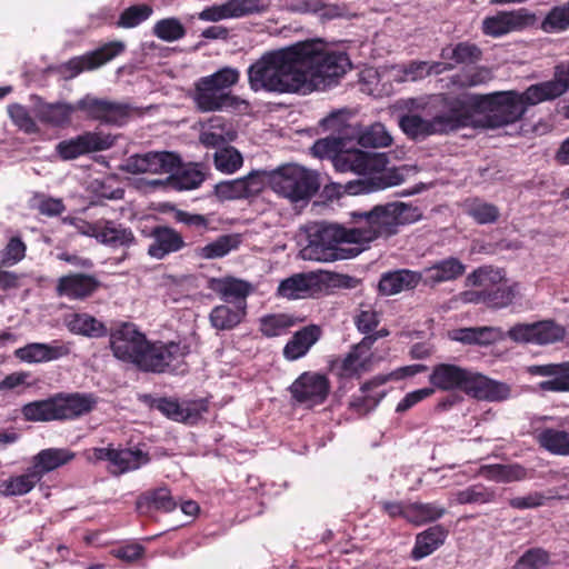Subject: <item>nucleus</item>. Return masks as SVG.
I'll return each mask as SVG.
<instances>
[{"label": "nucleus", "instance_id": "1", "mask_svg": "<svg viewBox=\"0 0 569 569\" xmlns=\"http://www.w3.org/2000/svg\"><path fill=\"white\" fill-rule=\"evenodd\" d=\"M349 69L347 52L331 50L322 40L311 39L264 52L247 73L254 92L296 93L326 90Z\"/></svg>", "mask_w": 569, "mask_h": 569}, {"label": "nucleus", "instance_id": "2", "mask_svg": "<svg viewBox=\"0 0 569 569\" xmlns=\"http://www.w3.org/2000/svg\"><path fill=\"white\" fill-rule=\"evenodd\" d=\"M357 224L347 228L333 223H319L308 234V244L301 250L303 259L336 261L357 257L379 238H389L400 226L416 222L421 212L418 207L400 201L377 204L368 211H353Z\"/></svg>", "mask_w": 569, "mask_h": 569}, {"label": "nucleus", "instance_id": "3", "mask_svg": "<svg viewBox=\"0 0 569 569\" xmlns=\"http://www.w3.org/2000/svg\"><path fill=\"white\" fill-rule=\"evenodd\" d=\"M109 342L118 360L133 365L143 372L162 373L189 353V348L178 342L149 341L132 322H121L112 328Z\"/></svg>", "mask_w": 569, "mask_h": 569}, {"label": "nucleus", "instance_id": "4", "mask_svg": "<svg viewBox=\"0 0 569 569\" xmlns=\"http://www.w3.org/2000/svg\"><path fill=\"white\" fill-rule=\"evenodd\" d=\"M389 159L386 153L343 149L335 157V169L339 172H352L369 178L350 182L347 190L351 194L383 190L403 182V174L398 169L387 170Z\"/></svg>", "mask_w": 569, "mask_h": 569}, {"label": "nucleus", "instance_id": "5", "mask_svg": "<svg viewBox=\"0 0 569 569\" xmlns=\"http://www.w3.org/2000/svg\"><path fill=\"white\" fill-rule=\"evenodd\" d=\"M429 382L433 390H458L477 400L502 401L510 396V387L507 383L453 363L436 365L429 376Z\"/></svg>", "mask_w": 569, "mask_h": 569}, {"label": "nucleus", "instance_id": "6", "mask_svg": "<svg viewBox=\"0 0 569 569\" xmlns=\"http://www.w3.org/2000/svg\"><path fill=\"white\" fill-rule=\"evenodd\" d=\"M529 86L523 92L516 90L477 93L475 106L478 114H483L487 128L497 129L522 119L529 106L541 103L538 93Z\"/></svg>", "mask_w": 569, "mask_h": 569}, {"label": "nucleus", "instance_id": "7", "mask_svg": "<svg viewBox=\"0 0 569 569\" xmlns=\"http://www.w3.org/2000/svg\"><path fill=\"white\" fill-rule=\"evenodd\" d=\"M240 72L236 68L224 67L212 74L199 78L194 82L192 100L201 112L242 111L249 103L231 93L238 83Z\"/></svg>", "mask_w": 569, "mask_h": 569}, {"label": "nucleus", "instance_id": "8", "mask_svg": "<svg viewBox=\"0 0 569 569\" xmlns=\"http://www.w3.org/2000/svg\"><path fill=\"white\" fill-rule=\"evenodd\" d=\"M96 405L97 399L92 393L58 392L23 405L21 413L30 422L68 421L90 413Z\"/></svg>", "mask_w": 569, "mask_h": 569}, {"label": "nucleus", "instance_id": "9", "mask_svg": "<svg viewBox=\"0 0 569 569\" xmlns=\"http://www.w3.org/2000/svg\"><path fill=\"white\" fill-rule=\"evenodd\" d=\"M267 179L272 190L291 202L309 200L319 190L318 174L298 164L282 166L271 172Z\"/></svg>", "mask_w": 569, "mask_h": 569}, {"label": "nucleus", "instance_id": "10", "mask_svg": "<svg viewBox=\"0 0 569 569\" xmlns=\"http://www.w3.org/2000/svg\"><path fill=\"white\" fill-rule=\"evenodd\" d=\"M477 93H440L433 99L436 124L442 134L469 127L478 113L475 106Z\"/></svg>", "mask_w": 569, "mask_h": 569}, {"label": "nucleus", "instance_id": "11", "mask_svg": "<svg viewBox=\"0 0 569 569\" xmlns=\"http://www.w3.org/2000/svg\"><path fill=\"white\" fill-rule=\"evenodd\" d=\"M503 273L491 266H482L467 276V283L475 287H486L487 307L489 309H503L513 303L519 293V284L501 282Z\"/></svg>", "mask_w": 569, "mask_h": 569}, {"label": "nucleus", "instance_id": "12", "mask_svg": "<svg viewBox=\"0 0 569 569\" xmlns=\"http://www.w3.org/2000/svg\"><path fill=\"white\" fill-rule=\"evenodd\" d=\"M77 108L84 112L88 119L114 127L127 124L134 110L130 103L100 99L90 94L78 100Z\"/></svg>", "mask_w": 569, "mask_h": 569}, {"label": "nucleus", "instance_id": "13", "mask_svg": "<svg viewBox=\"0 0 569 569\" xmlns=\"http://www.w3.org/2000/svg\"><path fill=\"white\" fill-rule=\"evenodd\" d=\"M329 378L320 372L305 371L288 388L291 399L300 405H322L330 392Z\"/></svg>", "mask_w": 569, "mask_h": 569}, {"label": "nucleus", "instance_id": "14", "mask_svg": "<svg viewBox=\"0 0 569 569\" xmlns=\"http://www.w3.org/2000/svg\"><path fill=\"white\" fill-rule=\"evenodd\" d=\"M566 330L555 320H541L533 323H516L507 336L518 343L550 345L561 341Z\"/></svg>", "mask_w": 569, "mask_h": 569}, {"label": "nucleus", "instance_id": "15", "mask_svg": "<svg viewBox=\"0 0 569 569\" xmlns=\"http://www.w3.org/2000/svg\"><path fill=\"white\" fill-rule=\"evenodd\" d=\"M140 232L151 240L147 253L152 259L163 260L188 246L182 233L167 224L146 226Z\"/></svg>", "mask_w": 569, "mask_h": 569}, {"label": "nucleus", "instance_id": "16", "mask_svg": "<svg viewBox=\"0 0 569 569\" xmlns=\"http://www.w3.org/2000/svg\"><path fill=\"white\" fill-rule=\"evenodd\" d=\"M116 137L110 133L87 131L60 141L56 146V152L62 160H72L87 153L110 149Z\"/></svg>", "mask_w": 569, "mask_h": 569}, {"label": "nucleus", "instance_id": "17", "mask_svg": "<svg viewBox=\"0 0 569 569\" xmlns=\"http://www.w3.org/2000/svg\"><path fill=\"white\" fill-rule=\"evenodd\" d=\"M181 164L178 153L171 151H149L130 156L124 170L132 174L139 173H170Z\"/></svg>", "mask_w": 569, "mask_h": 569}, {"label": "nucleus", "instance_id": "18", "mask_svg": "<svg viewBox=\"0 0 569 569\" xmlns=\"http://www.w3.org/2000/svg\"><path fill=\"white\" fill-rule=\"evenodd\" d=\"M269 0H228L221 4L206 7L198 13L202 21L218 22L224 19L242 18L268 11Z\"/></svg>", "mask_w": 569, "mask_h": 569}, {"label": "nucleus", "instance_id": "19", "mask_svg": "<svg viewBox=\"0 0 569 569\" xmlns=\"http://www.w3.org/2000/svg\"><path fill=\"white\" fill-rule=\"evenodd\" d=\"M536 21V16L526 8L509 11H498L495 16L486 17L482 21V32L486 36L499 38L515 31H521Z\"/></svg>", "mask_w": 569, "mask_h": 569}, {"label": "nucleus", "instance_id": "20", "mask_svg": "<svg viewBox=\"0 0 569 569\" xmlns=\"http://www.w3.org/2000/svg\"><path fill=\"white\" fill-rule=\"evenodd\" d=\"M266 181V170L251 171L243 178L220 181L214 186V194L222 201L252 198L262 192Z\"/></svg>", "mask_w": 569, "mask_h": 569}, {"label": "nucleus", "instance_id": "21", "mask_svg": "<svg viewBox=\"0 0 569 569\" xmlns=\"http://www.w3.org/2000/svg\"><path fill=\"white\" fill-rule=\"evenodd\" d=\"M124 50L126 44L122 41H110L93 51L70 59L66 63V68L71 71L72 76H78L86 70H94L100 68L116 57L120 56L122 52H124Z\"/></svg>", "mask_w": 569, "mask_h": 569}, {"label": "nucleus", "instance_id": "22", "mask_svg": "<svg viewBox=\"0 0 569 569\" xmlns=\"http://www.w3.org/2000/svg\"><path fill=\"white\" fill-rule=\"evenodd\" d=\"M100 286L101 282L94 274L70 272L58 279L56 295L69 300H84L96 293Z\"/></svg>", "mask_w": 569, "mask_h": 569}, {"label": "nucleus", "instance_id": "23", "mask_svg": "<svg viewBox=\"0 0 569 569\" xmlns=\"http://www.w3.org/2000/svg\"><path fill=\"white\" fill-rule=\"evenodd\" d=\"M70 353V348L60 340L51 343L31 342L14 351L16 358L28 363L49 362Z\"/></svg>", "mask_w": 569, "mask_h": 569}, {"label": "nucleus", "instance_id": "24", "mask_svg": "<svg viewBox=\"0 0 569 569\" xmlns=\"http://www.w3.org/2000/svg\"><path fill=\"white\" fill-rule=\"evenodd\" d=\"M420 272L422 273V283L433 288L439 283L460 278L466 272V264L456 257H448L436 261Z\"/></svg>", "mask_w": 569, "mask_h": 569}, {"label": "nucleus", "instance_id": "25", "mask_svg": "<svg viewBox=\"0 0 569 569\" xmlns=\"http://www.w3.org/2000/svg\"><path fill=\"white\" fill-rule=\"evenodd\" d=\"M321 337L322 329L318 325L311 323L299 329L283 347L282 353L284 359L296 361L305 357Z\"/></svg>", "mask_w": 569, "mask_h": 569}, {"label": "nucleus", "instance_id": "26", "mask_svg": "<svg viewBox=\"0 0 569 569\" xmlns=\"http://www.w3.org/2000/svg\"><path fill=\"white\" fill-rule=\"evenodd\" d=\"M422 282V273L410 269H398L381 274L378 289L383 296H393L412 290Z\"/></svg>", "mask_w": 569, "mask_h": 569}, {"label": "nucleus", "instance_id": "27", "mask_svg": "<svg viewBox=\"0 0 569 569\" xmlns=\"http://www.w3.org/2000/svg\"><path fill=\"white\" fill-rule=\"evenodd\" d=\"M529 372L533 376L551 378L540 382L539 386L545 391H569V362L531 366Z\"/></svg>", "mask_w": 569, "mask_h": 569}, {"label": "nucleus", "instance_id": "28", "mask_svg": "<svg viewBox=\"0 0 569 569\" xmlns=\"http://www.w3.org/2000/svg\"><path fill=\"white\" fill-rule=\"evenodd\" d=\"M177 501L168 487H158L142 492L136 501L137 510L142 515L153 511L171 512L177 508Z\"/></svg>", "mask_w": 569, "mask_h": 569}, {"label": "nucleus", "instance_id": "29", "mask_svg": "<svg viewBox=\"0 0 569 569\" xmlns=\"http://www.w3.org/2000/svg\"><path fill=\"white\" fill-rule=\"evenodd\" d=\"M541 102L555 100L569 90V60L558 63L553 69V78L532 84Z\"/></svg>", "mask_w": 569, "mask_h": 569}, {"label": "nucleus", "instance_id": "30", "mask_svg": "<svg viewBox=\"0 0 569 569\" xmlns=\"http://www.w3.org/2000/svg\"><path fill=\"white\" fill-rule=\"evenodd\" d=\"M99 242L112 249H129L137 244V238L131 228L123 223L117 220L102 219Z\"/></svg>", "mask_w": 569, "mask_h": 569}, {"label": "nucleus", "instance_id": "31", "mask_svg": "<svg viewBox=\"0 0 569 569\" xmlns=\"http://www.w3.org/2000/svg\"><path fill=\"white\" fill-rule=\"evenodd\" d=\"M74 458V453L69 449L63 448H48L39 451L32 460L31 469L34 473L39 475V480L42 477L61 466L67 465Z\"/></svg>", "mask_w": 569, "mask_h": 569}, {"label": "nucleus", "instance_id": "32", "mask_svg": "<svg viewBox=\"0 0 569 569\" xmlns=\"http://www.w3.org/2000/svg\"><path fill=\"white\" fill-rule=\"evenodd\" d=\"M447 536L448 530L441 525L431 526L418 533L411 551L412 559L420 560L431 555L445 543Z\"/></svg>", "mask_w": 569, "mask_h": 569}, {"label": "nucleus", "instance_id": "33", "mask_svg": "<svg viewBox=\"0 0 569 569\" xmlns=\"http://www.w3.org/2000/svg\"><path fill=\"white\" fill-rule=\"evenodd\" d=\"M207 288L218 293L224 301H228L230 298H236L243 302L251 292V284L249 282L231 276L209 278Z\"/></svg>", "mask_w": 569, "mask_h": 569}, {"label": "nucleus", "instance_id": "34", "mask_svg": "<svg viewBox=\"0 0 569 569\" xmlns=\"http://www.w3.org/2000/svg\"><path fill=\"white\" fill-rule=\"evenodd\" d=\"M79 110L76 104L63 102L40 103L36 108V117L44 124L52 127H64L71 121V116Z\"/></svg>", "mask_w": 569, "mask_h": 569}, {"label": "nucleus", "instance_id": "35", "mask_svg": "<svg viewBox=\"0 0 569 569\" xmlns=\"http://www.w3.org/2000/svg\"><path fill=\"white\" fill-rule=\"evenodd\" d=\"M150 460L149 452L141 450L139 447L116 448L112 462V467L116 468L113 473L122 475L138 470L148 465Z\"/></svg>", "mask_w": 569, "mask_h": 569}, {"label": "nucleus", "instance_id": "36", "mask_svg": "<svg viewBox=\"0 0 569 569\" xmlns=\"http://www.w3.org/2000/svg\"><path fill=\"white\" fill-rule=\"evenodd\" d=\"M399 126L409 138L415 140L442 134L433 116L425 119L416 113L405 114L400 118Z\"/></svg>", "mask_w": 569, "mask_h": 569}, {"label": "nucleus", "instance_id": "37", "mask_svg": "<svg viewBox=\"0 0 569 569\" xmlns=\"http://www.w3.org/2000/svg\"><path fill=\"white\" fill-rule=\"evenodd\" d=\"M246 301L234 307L227 305L214 307L209 315L211 326L217 330H231L236 328L246 316Z\"/></svg>", "mask_w": 569, "mask_h": 569}, {"label": "nucleus", "instance_id": "38", "mask_svg": "<svg viewBox=\"0 0 569 569\" xmlns=\"http://www.w3.org/2000/svg\"><path fill=\"white\" fill-rule=\"evenodd\" d=\"M68 330L73 335L88 338H102L109 335L107 326L89 313H74L67 321Z\"/></svg>", "mask_w": 569, "mask_h": 569}, {"label": "nucleus", "instance_id": "39", "mask_svg": "<svg viewBox=\"0 0 569 569\" xmlns=\"http://www.w3.org/2000/svg\"><path fill=\"white\" fill-rule=\"evenodd\" d=\"M241 243L240 234H221L216 240L196 249V256L200 259H220L237 250Z\"/></svg>", "mask_w": 569, "mask_h": 569}, {"label": "nucleus", "instance_id": "40", "mask_svg": "<svg viewBox=\"0 0 569 569\" xmlns=\"http://www.w3.org/2000/svg\"><path fill=\"white\" fill-rule=\"evenodd\" d=\"M536 440L540 448L557 456H569V432L550 427L537 430Z\"/></svg>", "mask_w": 569, "mask_h": 569}, {"label": "nucleus", "instance_id": "41", "mask_svg": "<svg viewBox=\"0 0 569 569\" xmlns=\"http://www.w3.org/2000/svg\"><path fill=\"white\" fill-rule=\"evenodd\" d=\"M481 475L496 482H513L529 478L528 470L519 463H493L481 467Z\"/></svg>", "mask_w": 569, "mask_h": 569}, {"label": "nucleus", "instance_id": "42", "mask_svg": "<svg viewBox=\"0 0 569 569\" xmlns=\"http://www.w3.org/2000/svg\"><path fill=\"white\" fill-rule=\"evenodd\" d=\"M463 211L478 224L495 223L500 216L499 208L496 204L486 202L478 197L466 199L463 202Z\"/></svg>", "mask_w": 569, "mask_h": 569}, {"label": "nucleus", "instance_id": "43", "mask_svg": "<svg viewBox=\"0 0 569 569\" xmlns=\"http://www.w3.org/2000/svg\"><path fill=\"white\" fill-rule=\"evenodd\" d=\"M39 481V475L29 467L23 475L0 480V495L6 497L23 496L30 492Z\"/></svg>", "mask_w": 569, "mask_h": 569}, {"label": "nucleus", "instance_id": "44", "mask_svg": "<svg viewBox=\"0 0 569 569\" xmlns=\"http://www.w3.org/2000/svg\"><path fill=\"white\" fill-rule=\"evenodd\" d=\"M204 180V174L194 166L183 167L182 163L173 172H170L168 183L176 190H192Z\"/></svg>", "mask_w": 569, "mask_h": 569}, {"label": "nucleus", "instance_id": "45", "mask_svg": "<svg viewBox=\"0 0 569 569\" xmlns=\"http://www.w3.org/2000/svg\"><path fill=\"white\" fill-rule=\"evenodd\" d=\"M311 278L305 273L293 274L282 280L278 287V296L287 299H301L312 291Z\"/></svg>", "mask_w": 569, "mask_h": 569}, {"label": "nucleus", "instance_id": "46", "mask_svg": "<svg viewBox=\"0 0 569 569\" xmlns=\"http://www.w3.org/2000/svg\"><path fill=\"white\" fill-rule=\"evenodd\" d=\"M497 492L493 488L482 483L471 485L456 493V501L460 505H486L497 500Z\"/></svg>", "mask_w": 569, "mask_h": 569}, {"label": "nucleus", "instance_id": "47", "mask_svg": "<svg viewBox=\"0 0 569 569\" xmlns=\"http://www.w3.org/2000/svg\"><path fill=\"white\" fill-rule=\"evenodd\" d=\"M428 369L426 365L417 363V365H410L401 367L388 375H377L370 380L366 381L361 385L360 391L367 392L373 388H379L383 385H386L390 380H400L406 377H412L420 372H425Z\"/></svg>", "mask_w": 569, "mask_h": 569}, {"label": "nucleus", "instance_id": "48", "mask_svg": "<svg viewBox=\"0 0 569 569\" xmlns=\"http://www.w3.org/2000/svg\"><path fill=\"white\" fill-rule=\"evenodd\" d=\"M482 57L480 48L470 42H459L455 47H447L441 50V58L452 60L456 63H475Z\"/></svg>", "mask_w": 569, "mask_h": 569}, {"label": "nucleus", "instance_id": "49", "mask_svg": "<svg viewBox=\"0 0 569 569\" xmlns=\"http://www.w3.org/2000/svg\"><path fill=\"white\" fill-rule=\"evenodd\" d=\"M373 362L369 359L368 355L359 353L352 349L342 359L340 365V375L343 378H360L363 372L372 369Z\"/></svg>", "mask_w": 569, "mask_h": 569}, {"label": "nucleus", "instance_id": "50", "mask_svg": "<svg viewBox=\"0 0 569 569\" xmlns=\"http://www.w3.org/2000/svg\"><path fill=\"white\" fill-rule=\"evenodd\" d=\"M296 325L292 316L286 313L267 315L260 319V331L264 337L272 338L286 333Z\"/></svg>", "mask_w": 569, "mask_h": 569}, {"label": "nucleus", "instance_id": "51", "mask_svg": "<svg viewBox=\"0 0 569 569\" xmlns=\"http://www.w3.org/2000/svg\"><path fill=\"white\" fill-rule=\"evenodd\" d=\"M358 143L365 148H386L392 143V138L381 122H376L361 131Z\"/></svg>", "mask_w": 569, "mask_h": 569}, {"label": "nucleus", "instance_id": "52", "mask_svg": "<svg viewBox=\"0 0 569 569\" xmlns=\"http://www.w3.org/2000/svg\"><path fill=\"white\" fill-rule=\"evenodd\" d=\"M290 8L300 13H321L327 19H335L341 14L338 6L327 4L322 0H290Z\"/></svg>", "mask_w": 569, "mask_h": 569}, {"label": "nucleus", "instance_id": "53", "mask_svg": "<svg viewBox=\"0 0 569 569\" xmlns=\"http://www.w3.org/2000/svg\"><path fill=\"white\" fill-rule=\"evenodd\" d=\"M152 33L162 41L173 42L182 39L187 30L178 18L171 17L157 21Z\"/></svg>", "mask_w": 569, "mask_h": 569}, {"label": "nucleus", "instance_id": "54", "mask_svg": "<svg viewBox=\"0 0 569 569\" xmlns=\"http://www.w3.org/2000/svg\"><path fill=\"white\" fill-rule=\"evenodd\" d=\"M152 13L153 9L150 4L141 3L130 6L120 13L117 27L123 29L136 28L148 20Z\"/></svg>", "mask_w": 569, "mask_h": 569}, {"label": "nucleus", "instance_id": "55", "mask_svg": "<svg viewBox=\"0 0 569 569\" xmlns=\"http://www.w3.org/2000/svg\"><path fill=\"white\" fill-rule=\"evenodd\" d=\"M445 512L446 509L436 503L413 502L409 503V511L407 513L409 515V522L421 525L440 519Z\"/></svg>", "mask_w": 569, "mask_h": 569}, {"label": "nucleus", "instance_id": "56", "mask_svg": "<svg viewBox=\"0 0 569 569\" xmlns=\"http://www.w3.org/2000/svg\"><path fill=\"white\" fill-rule=\"evenodd\" d=\"M214 167L222 173L231 174L241 168L243 158L234 147H224L214 152Z\"/></svg>", "mask_w": 569, "mask_h": 569}, {"label": "nucleus", "instance_id": "57", "mask_svg": "<svg viewBox=\"0 0 569 569\" xmlns=\"http://www.w3.org/2000/svg\"><path fill=\"white\" fill-rule=\"evenodd\" d=\"M493 76L489 68L480 67L458 73L451 77V83L459 89H467L485 84L492 80Z\"/></svg>", "mask_w": 569, "mask_h": 569}, {"label": "nucleus", "instance_id": "58", "mask_svg": "<svg viewBox=\"0 0 569 569\" xmlns=\"http://www.w3.org/2000/svg\"><path fill=\"white\" fill-rule=\"evenodd\" d=\"M451 68V64H445L442 62L429 63L427 61H410L402 67V72L408 80L417 81L430 76L431 73L438 74L443 70Z\"/></svg>", "mask_w": 569, "mask_h": 569}, {"label": "nucleus", "instance_id": "59", "mask_svg": "<svg viewBox=\"0 0 569 569\" xmlns=\"http://www.w3.org/2000/svg\"><path fill=\"white\" fill-rule=\"evenodd\" d=\"M143 399L150 408L159 410L167 418L177 422L183 421L182 405L177 399L169 397L153 398L150 395H146Z\"/></svg>", "mask_w": 569, "mask_h": 569}, {"label": "nucleus", "instance_id": "60", "mask_svg": "<svg viewBox=\"0 0 569 569\" xmlns=\"http://www.w3.org/2000/svg\"><path fill=\"white\" fill-rule=\"evenodd\" d=\"M550 552L540 547L526 550L512 569H543L551 562Z\"/></svg>", "mask_w": 569, "mask_h": 569}, {"label": "nucleus", "instance_id": "61", "mask_svg": "<svg viewBox=\"0 0 569 569\" xmlns=\"http://www.w3.org/2000/svg\"><path fill=\"white\" fill-rule=\"evenodd\" d=\"M30 208L47 217H58L66 210L62 199L36 192L30 199Z\"/></svg>", "mask_w": 569, "mask_h": 569}, {"label": "nucleus", "instance_id": "62", "mask_svg": "<svg viewBox=\"0 0 569 569\" xmlns=\"http://www.w3.org/2000/svg\"><path fill=\"white\" fill-rule=\"evenodd\" d=\"M8 113L19 130L27 134H34L40 131L36 120L30 114L29 110L19 103H13L8 107Z\"/></svg>", "mask_w": 569, "mask_h": 569}, {"label": "nucleus", "instance_id": "63", "mask_svg": "<svg viewBox=\"0 0 569 569\" xmlns=\"http://www.w3.org/2000/svg\"><path fill=\"white\" fill-rule=\"evenodd\" d=\"M373 388L361 396H353L350 401V408L360 416H366L375 410L385 398L386 391H376Z\"/></svg>", "mask_w": 569, "mask_h": 569}, {"label": "nucleus", "instance_id": "64", "mask_svg": "<svg viewBox=\"0 0 569 569\" xmlns=\"http://www.w3.org/2000/svg\"><path fill=\"white\" fill-rule=\"evenodd\" d=\"M569 28V1L553 7L542 21V29L547 32L563 31Z\"/></svg>", "mask_w": 569, "mask_h": 569}]
</instances>
